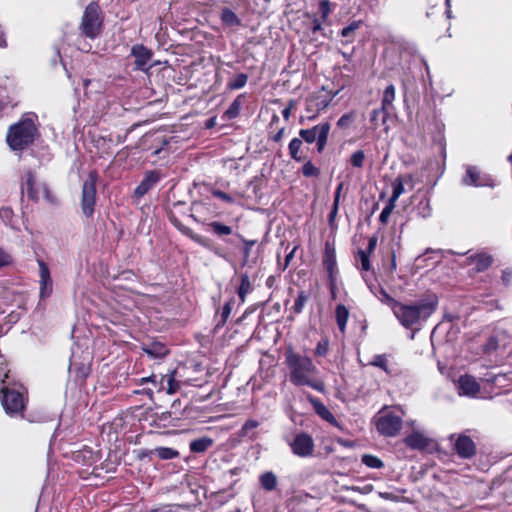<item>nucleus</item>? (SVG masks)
Returning a JSON list of instances; mask_svg holds the SVG:
<instances>
[{"label":"nucleus","instance_id":"nucleus-1","mask_svg":"<svg viewBox=\"0 0 512 512\" xmlns=\"http://www.w3.org/2000/svg\"><path fill=\"white\" fill-rule=\"evenodd\" d=\"M438 303V297L435 294H429L410 303L401 302L394 312V316L404 328L411 329L414 332L419 331L437 310Z\"/></svg>","mask_w":512,"mask_h":512},{"label":"nucleus","instance_id":"nucleus-2","mask_svg":"<svg viewBox=\"0 0 512 512\" xmlns=\"http://www.w3.org/2000/svg\"><path fill=\"white\" fill-rule=\"evenodd\" d=\"M36 120V114L27 113L17 123L10 126L6 141L13 151H22L33 144L38 136Z\"/></svg>","mask_w":512,"mask_h":512},{"label":"nucleus","instance_id":"nucleus-3","mask_svg":"<svg viewBox=\"0 0 512 512\" xmlns=\"http://www.w3.org/2000/svg\"><path fill=\"white\" fill-rule=\"evenodd\" d=\"M26 393V388L11 378L9 372L4 374L0 381V397L3 408L8 415H22L26 405Z\"/></svg>","mask_w":512,"mask_h":512},{"label":"nucleus","instance_id":"nucleus-4","mask_svg":"<svg viewBox=\"0 0 512 512\" xmlns=\"http://www.w3.org/2000/svg\"><path fill=\"white\" fill-rule=\"evenodd\" d=\"M285 361L290 370L289 380L294 385L304 386V384H309L308 378L317 373L316 366L308 356L289 350L285 354Z\"/></svg>","mask_w":512,"mask_h":512},{"label":"nucleus","instance_id":"nucleus-5","mask_svg":"<svg viewBox=\"0 0 512 512\" xmlns=\"http://www.w3.org/2000/svg\"><path fill=\"white\" fill-rule=\"evenodd\" d=\"M402 415L396 410L384 408L375 417L378 433L384 437H395L402 428Z\"/></svg>","mask_w":512,"mask_h":512},{"label":"nucleus","instance_id":"nucleus-6","mask_svg":"<svg viewBox=\"0 0 512 512\" xmlns=\"http://www.w3.org/2000/svg\"><path fill=\"white\" fill-rule=\"evenodd\" d=\"M98 181V173L95 170L89 172L88 177L82 184L81 192V212L87 219H92L95 213V206L97 201L96 184Z\"/></svg>","mask_w":512,"mask_h":512},{"label":"nucleus","instance_id":"nucleus-7","mask_svg":"<svg viewBox=\"0 0 512 512\" xmlns=\"http://www.w3.org/2000/svg\"><path fill=\"white\" fill-rule=\"evenodd\" d=\"M81 33L90 39H95L101 33L102 18L97 3L91 2L84 10L80 23Z\"/></svg>","mask_w":512,"mask_h":512},{"label":"nucleus","instance_id":"nucleus-8","mask_svg":"<svg viewBox=\"0 0 512 512\" xmlns=\"http://www.w3.org/2000/svg\"><path fill=\"white\" fill-rule=\"evenodd\" d=\"M21 191L26 193L32 201H38L41 197L51 201L50 191L45 183L37 182L35 173L27 169L21 178Z\"/></svg>","mask_w":512,"mask_h":512},{"label":"nucleus","instance_id":"nucleus-9","mask_svg":"<svg viewBox=\"0 0 512 512\" xmlns=\"http://www.w3.org/2000/svg\"><path fill=\"white\" fill-rule=\"evenodd\" d=\"M336 95L337 92L323 93V91L310 94L305 100V110L310 114L308 119L314 120L330 105Z\"/></svg>","mask_w":512,"mask_h":512},{"label":"nucleus","instance_id":"nucleus-10","mask_svg":"<svg viewBox=\"0 0 512 512\" xmlns=\"http://www.w3.org/2000/svg\"><path fill=\"white\" fill-rule=\"evenodd\" d=\"M291 450L294 455L298 457H309L314 452V440L307 433H299L295 436L294 440L290 443Z\"/></svg>","mask_w":512,"mask_h":512},{"label":"nucleus","instance_id":"nucleus-11","mask_svg":"<svg viewBox=\"0 0 512 512\" xmlns=\"http://www.w3.org/2000/svg\"><path fill=\"white\" fill-rule=\"evenodd\" d=\"M176 371L168 375H152L148 378H142V383L152 382L158 391L165 390L168 394H174L179 389V383L175 379Z\"/></svg>","mask_w":512,"mask_h":512},{"label":"nucleus","instance_id":"nucleus-12","mask_svg":"<svg viewBox=\"0 0 512 512\" xmlns=\"http://www.w3.org/2000/svg\"><path fill=\"white\" fill-rule=\"evenodd\" d=\"M323 265L328 272L332 297L335 298V281L337 272L336 252L334 246L328 242L325 244Z\"/></svg>","mask_w":512,"mask_h":512},{"label":"nucleus","instance_id":"nucleus-13","mask_svg":"<svg viewBox=\"0 0 512 512\" xmlns=\"http://www.w3.org/2000/svg\"><path fill=\"white\" fill-rule=\"evenodd\" d=\"M462 183L465 186H490L493 187V179L488 175H482L478 167L467 165L466 166V174L462 178Z\"/></svg>","mask_w":512,"mask_h":512},{"label":"nucleus","instance_id":"nucleus-14","mask_svg":"<svg viewBox=\"0 0 512 512\" xmlns=\"http://www.w3.org/2000/svg\"><path fill=\"white\" fill-rule=\"evenodd\" d=\"M39 266V284L40 291L39 296L41 299H46L52 294L53 291V281L50 275V270L48 265L43 260L37 261Z\"/></svg>","mask_w":512,"mask_h":512},{"label":"nucleus","instance_id":"nucleus-15","mask_svg":"<svg viewBox=\"0 0 512 512\" xmlns=\"http://www.w3.org/2000/svg\"><path fill=\"white\" fill-rule=\"evenodd\" d=\"M131 55L135 58V68L137 70L146 71L149 68V62L153 56L150 49L144 45L137 44L131 48Z\"/></svg>","mask_w":512,"mask_h":512},{"label":"nucleus","instance_id":"nucleus-16","mask_svg":"<svg viewBox=\"0 0 512 512\" xmlns=\"http://www.w3.org/2000/svg\"><path fill=\"white\" fill-rule=\"evenodd\" d=\"M454 449L459 457L468 459L475 455L476 447L473 442V440L466 436V435H460L455 443H454Z\"/></svg>","mask_w":512,"mask_h":512},{"label":"nucleus","instance_id":"nucleus-17","mask_svg":"<svg viewBox=\"0 0 512 512\" xmlns=\"http://www.w3.org/2000/svg\"><path fill=\"white\" fill-rule=\"evenodd\" d=\"M161 179L159 172L150 171L146 173L143 180L134 190V196L137 198H142L145 194H147Z\"/></svg>","mask_w":512,"mask_h":512},{"label":"nucleus","instance_id":"nucleus-18","mask_svg":"<svg viewBox=\"0 0 512 512\" xmlns=\"http://www.w3.org/2000/svg\"><path fill=\"white\" fill-rule=\"evenodd\" d=\"M460 395L473 397L480 391V385L473 376L463 375L458 381Z\"/></svg>","mask_w":512,"mask_h":512},{"label":"nucleus","instance_id":"nucleus-19","mask_svg":"<svg viewBox=\"0 0 512 512\" xmlns=\"http://www.w3.org/2000/svg\"><path fill=\"white\" fill-rule=\"evenodd\" d=\"M232 283H235L236 292L240 301L244 302L246 296L253 290L249 276L246 273H240L232 280Z\"/></svg>","mask_w":512,"mask_h":512},{"label":"nucleus","instance_id":"nucleus-20","mask_svg":"<svg viewBox=\"0 0 512 512\" xmlns=\"http://www.w3.org/2000/svg\"><path fill=\"white\" fill-rule=\"evenodd\" d=\"M470 265L475 266L477 272H483L487 270L493 263L492 255L486 252H478L467 258Z\"/></svg>","mask_w":512,"mask_h":512},{"label":"nucleus","instance_id":"nucleus-21","mask_svg":"<svg viewBox=\"0 0 512 512\" xmlns=\"http://www.w3.org/2000/svg\"><path fill=\"white\" fill-rule=\"evenodd\" d=\"M320 129H326V131H330L331 125L329 122H323L318 125H315L314 127L310 129H301L299 131V136L308 144H312L316 142V140L319 138L320 135Z\"/></svg>","mask_w":512,"mask_h":512},{"label":"nucleus","instance_id":"nucleus-22","mask_svg":"<svg viewBox=\"0 0 512 512\" xmlns=\"http://www.w3.org/2000/svg\"><path fill=\"white\" fill-rule=\"evenodd\" d=\"M184 206V202L178 201L173 203L172 207H170L167 211V217L179 231L183 232L184 234H188L190 232V229L184 226L177 217V214L182 212Z\"/></svg>","mask_w":512,"mask_h":512},{"label":"nucleus","instance_id":"nucleus-23","mask_svg":"<svg viewBox=\"0 0 512 512\" xmlns=\"http://www.w3.org/2000/svg\"><path fill=\"white\" fill-rule=\"evenodd\" d=\"M142 350L151 358H163L169 350L167 346L159 341H153L142 346Z\"/></svg>","mask_w":512,"mask_h":512},{"label":"nucleus","instance_id":"nucleus-24","mask_svg":"<svg viewBox=\"0 0 512 512\" xmlns=\"http://www.w3.org/2000/svg\"><path fill=\"white\" fill-rule=\"evenodd\" d=\"M404 184H410L413 185V177L412 175H407L405 177L398 176L394 182L392 183L393 186V192L389 199V201L396 204V201L398 198L404 193Z\"/></svg>","mask_w":512,"mask_h":512},{"label":"nucleus","instance_id":"nucleus-25","mask_svg":"<svg viewBox=\"0 0 512 512\" xmlns=\"http://www.w3.org/2000/svg\"><path fill=\"white\" fill-rule=\"evenodd\" d=\"M404 442L411 449L422 450L428 446V439L420 432H413L408 435Z\"/></svg>","mask_w":512,"mask_h":512},{"label":"nucleus","instance_id":"nucleus-26","mask_svg":"<svg viewBox=\"0 0 512 512\" xmlns=\"http://www.w3.org/2000/svg\"><path fill=\"white\" fill-rule=\"evenodd\" d=\"M309 401L312 404L315 412L324 420L328 422L335 421L334 415L330 410L317 398L309 396Z\"/></svg>","mask_w":512,"mask_h":512},{"label":"nucleus","instance_id":"nucleus-27","mask_svg":"<svg viewBox=\"0 0 512 512\" xmlns=\"http://www.w3.org/2000/svg\"><path fill=\"white\" fill-rule=\"evenodd\" d=\"M150 425L157 428H166L172 423L171 412L154 413L150 416Z\"/></svg>","mask_w":512,"mask_h":512},{"label":"nucleus","instance_id":"nucleus-28","mask_svg":"<svg viewBox=\"0 0 512 512\" xmlns=\"http://www.w3.org/2000/svg\"><path fill=\"white\" fill-rule=\"evenodd\" d=\"M247 95L245 93L239 94L234 101L230 104L228 109H226V118L233 119L236 118L239 113L241 107L246 103Z\"/></svg>","mask_w":512,"mask_h":512},{"label":"nucleus","instance_id":"nucleus-29","mask_svg":"<svg viewBox=\"0 0 512 512\" xmlns=\"http://www.w3.org/2000/svg\"><path fill=\"white\" fill-rule=\"evenodd\" d=\"M335 318L340 332L344 334L346 330L347 321L349 318V311L345 305L338 304L336 306Z\"/></svg>","mask_w":512,"mask_h":512},{"label":"nucleus","instance_id":"nucleus-30","mask_svg":"<svg viewBox=\"0 0 512 512\" xmlns=\"http://www.w3.org/2000/svg\"><path fill=\"white\" fill-rule=\"evenodd\" d=\"M395 100V86L393 84L388 85L382 96L381 108L388 111L389 113L393 110V102Z\"/></svg>","mask_w":512,"mask_h":512},{"label":"nucleus","instance_id":"nucleus-31","mask_svg":"<svg viewBox=\"0 0 512 512\" xmlns=\"http://www.w3.org/2000/svg\"><path fill=\"white\" fill-rule=\"evenodd\" d=\"M259 482L261 487L266 491H273L278 484L277 476L271 471L262 473L259 476Z\"/></svg>","mask_w":512,"mask_h":512},{"label":"nucleus","instance_id":"nucleus-32","mask_svg":"<svg viewBox=\"0 0 512 512\" xmlns=\"http://www.w3.org/2000/svg\"><path fill=\"white\" fill-rule=\"evenodd\" d=\"M212 443V439L208 437L195 439L190 442V450L193 453H202L206 451L212 445Z\"/></svg>","mask_w":512,"mask_h":512},{"label":"nucleus","instance_id":"nucleus-33","mask_svg":"<svg viewBox=\"0 0 512 512\" xmlns=\"http://www.w3.org/2000/svg\"><path fill=\"white\" fill-rule=\"evenodd\" d=\"M390 113L383 108L374 109L370 116V121L374 128H378L380 124H385Z\"/></svg>","mask_w":512,"mask_h":512},{"label":"nucleus","instance_id":"nucleus-34","mask_svg":"<svg viewBox=\"0 0 512 512\" xmlns=\"http://www.w3.org/2000/svg\"><path fill=\"white\" fill-rule=\"evenodd\" d=\"M202 222L206 226V231L212 232L218 236L224 235V224L221 222L211 221L209 217H204Z\"/></svg>","mask_w":512,"mask_h":512},{"label":"nucleus","instance_id":"nucleus-35","mask_svg":"<svg viewBox=\"0 0 512 512\" xmlns=\"http://www.w3.org/2000/svg\"><path fill=\"white\" fill-rule=\"evenodd\" d=\"M376 296L382 303L389 306L391 308V310L393 311V313L396 311L399 304L401 303V302L397 301L396 299H394L393 297H391L383 288H379V293L376 294Z\"/></svg>","mask_w":512,"mask_h":512},{"label":"nucleus","instance_id":"nucleus-36","mask_svg":"<svg viewBox=\"0 0 512 512\" xmlns=\"http://www.w3.org/2000/svg\"><path fill=\"white\" fill-rule=\"evenodd\" d=\"M369 365L378 367L387 374H390L391 371L389 370L388 366V357L386 354H377L374 355L372 360L369 362Z\"/></svg>","mask_w":512,"mask_h":512},{"label":"nucleus","instance_id":"nucleus-37","mask_svg":"<svg viewBox=\"0 0 512 512\" xmlns=\"http://www.w3.org/2000/svg\"><path fill=\"white\" fill-rule=\"evenodd\" d=\"M417 215L422 218H428L431 216L432 209L430 206V199L428 197H424L420 200L418 205L416 206Z\"/></svg>","mask_w":512,"mask_h":512},{"label":"nucleus","instance_id":"nucleus-38","mask_svg":"<svg viewBox=\"0 0 512 512\" xmlns=\"http://www.w3.org/2000/svg\"><path fill=\"white\" fill-rule=\"evenodd\" d=\"M248 75L245 73L237 74L233 79H231L228 83V88L231 90H238L244 87L247 83Z\"/></svg>","mask_w":512,"mask_h":512},{"label":"nucleus","instance_id":"nucleus-39","mask_svg":"<svg viewBox=\"0 0 512 512\" xmlns=\"http://www.w3.org/2000/svg\"><path fill=\"white\" fill-rule=\"evenodd\" d=\"M361 461L364 465L373 469H379L384 466L383 461L380 458L370 454H364Z\"/></svg>","mask_w":512,"mask_h":512},{"label":"nucleus","instance_id":"nucleus-40","mask_svg":"<svg viewBox=\"0 0 512 512\" xmlns=\"http://www.w3.org/2000/svg\"><path fill=\"white\" fill-rule=\"evenodd\" d=\"M154 453L163 460L174 459L179 455L178 451L169 447H158L154 450Z\"/></svg>","mask_w":512,"mask_h":512},{"label":"nucleus","instance_id":"nucleus-41","mask_svg":"<svg viewBox=\"0 0 512 512\" xmlns=\"http://www.w3.org/2000/svg\"><path fill=\"white\" fill-rule=\"evenodd\" d=\"M309 298V295L305 291H300L297 298L295 299L292 310L296 314H300Z\"/></svg>","mask_w":512,"mask_h":512},{"label":"nucleus","instance_id":"nucleus-42","mask_svg":"<svg viewBox=\"0 0 512 512\" xmlns=\"http://www.w3.org/2000/svg\"><path fill=\"white\" fill-rule=\"evenodd\" d=\"M302 145V139L301 138H293L288 146L289 154L292 159L296 161H301V157L298 156V153L300 151Z\"/></svg>","mask_w":512,"mask_h":512},{"label":"nucleus","instance_id":"nucleus-43","mask_svg":"<svg viewBox=\"0 0 512 512\" xmlns=\"http://www.w3.org/2000/svg\"><path fill=\"white\" fill-rule=\"evenodd\" d=\"M355 118H356L355 111H350L348 113H345L338 119L337 126L341 129H346L354 122Z\"/></svg>","mask_w":512,"mask_h":512},{"label":"nucleus","instance_id":"nucleus-44","mask_svg":"<svg viewBox=\"0 0 512 512\" xmlns=\"http://www.w3.org/2000/svg\"><path fill=\"white\" fill-rule=\"evenodd\" d=\"M365 161V154L362 150L355 151L350 157V163L355 168H362Z\"/></svg>","mask_w":512,"mask_h":512},{"label":"nucleus","instance_id":"nucleus-45","mask_svg":"<svg viewBox=\"0 0 512 512\" xmlns=\"http://www.w3.org/2000/svg\"><path fill=\"white\" fill-rule=\"evenodd\" d=\"M302 173L305 177H317L320 175V170L311 161H308L302 166Z\"/></svg>","mask_w":512,"mask_h":512},{"label":"nucleus","instance_id":"nucleus-46","mask_svg":"<svg viewBox=\"0 0 512 512\" xmlns=\"http://www.w3.org/2000/svg\"><path fill=\"white\" fill-rule=\"evenodd\" d=\"M360 22L359 21H353L348 26L344 27L341 30V36L344 38H347V42H351L352 39H349L352 34L359 28Z\"/></svg>","mask_w":512,"mask_h":512},{"label":"nucleus","instance_id":"nucleus-47","mask_svg":"<svg viewBox=\"0 0 512 512\" xmlns=\"http://www.w3.org/2000/svg\"><path fill=\"white\" fill-rule=\"evenodd\" d=\"M395 206H396L395 203L388 201L387 205L383 208V210L379 216V221L382 224H386L388 222L389 217H390L392 211L394 210Z\"/></svg>","mask_w":512,"mask_h":512},{"label":"nucleus","instance_id":"nucleus-48","mask_svg":"<svg viewBox=\"0 0 512 512\" xmlns=\"http://www.w3.org/2000/svg\"><path fill=\"white\" fill-rule=\"evenodd\" d=\"M330 131H326V129H320L319 138L316 140L317 152L322 153L326 147L328 141V135Z\"/></svg>","mask_w":512,"mask_h":512},{"label":"nucleus","instance_id":"nucleus-49","mask_svg":"<svg viewBox=\"0 0 512 512\" xmlns=\"http://www.w3.org/2000/svg\"><path fill=\"white\" fill-rule=\"evenodd\" d=\"M319 12L322 20L325 21L331 13V2L329 0H320Z\"/></svg>","mask_w":512,"mask_h":512},{"label":"nucleus","instance_id":"nucleus-50","mask_svg":"<svg viewBox=\"0 0 512 512\" xmlns=\"http://www.w3.org/2000/svg\"><path fill=\"white\" fill-rule=\"evenodd\" d=\"M370 255L371 254L364 252L363 250L358 251V257L361 262V269L363 271H369L371 268Z\"/></svg>","mask_w":512,"mask_h":512},{"label":"nucleus","instance_id":"nucleus-51","mask_svg":"<svg viewBox=\"0 0 512 512\" xmlns=\"http://www.w3.org/2000/svg\"><path fill=\"white\" fill-rule=\"evenodd\" d=\"M241 25V20L238 16L231 10L226 9V26H239Z\"/></svg>","mask_w":512,"mask_h":512},{"label":"nucleus","instance_id":"nucleus-52","mask_svg":"<svg viewBox=\"0 0 512 512\" xmlns=\"http://www.w3.org/2000/svg\"><path fill=\"white\" fill-rule=\"evenodd\" d=\"M329 349V342L326 339H322L317 343L315 348V355L317 356H325Z\"/></svg>","mask_w":512,"mask_h":512},{"label":"nucleus","instance_id":"nucleus-53","mask_svg":"<svg viewBox=\"0 0 512 512\" xmlns=\"http://www.w3.org/2000/svg\"><path fill=\"white\" fill-rule=\"evenodd\" d=\"M212 204L208 203H194L191 210L197 214H204L205 211H210Z\"/></svg>","mask_w":512,"mask_h":512},{"label":"nucleus","instance_id":"nucleus-54","mask_svg":"<svg viewBox=\"0 0 512 512\" xmlns=\"http://www.w3.org/2000/svg\"><path fill=\"white\" fill-rule=\"evenodd\" d=\"M12 257L6 251L0 248V269L9 266L12 263Z\"/></svg>","mask_w":512,"mask_h":512},{"label":"nucleus","instance_id":"nucleus-55","mask_svg":"<svg viewBox=\"0 0 512 512\" xmlns=\"http://www.w3.org/2000/svg\"><path fill=\"white\" fill-rule=\"evenodd\" d=\"M258 426L257 421L249 420L241 428V435L249 436V432Z\"/></svg>","mask_w":512,"mask_h":512},{"label":"nucleus","instance_id":"nucleus-56","mask_svg":"<svg viewBox=\"0 0 512 512\" xmlns=\"http://www.w3.org/2000/svg\"><path fill=\"white\" fill-rule=\"evenodd\" d=\"M255 243H256L255 240H244V249H243L244 259H243V264H246L248 262V257H249L250 250L255 245Z\"/></svg>","mask_w":512,"mask_h":512},{"label":"nucleus","instance_id":"nucleus-57","mask_svg":"<svg viewBox=\"0 0 512 512\" xmlns=\"http://www.w3.org/2000/svg\"><path fill=\"white\" fill-rule=\"evenodd\" d=\"M311 32L313 34V38H312L313 40H317V37H316L317 33H321L324 36L323 27L321 25V22L318 19L313 20Z\"/></svg>","mask_w":512,"mask_h":512},{"label":"nucleus","instance_id":"nucleus-58","mask_svg":"<svg viewBox=\"0 0 512 512\" xmlns=\"http://www.w3.org/2000/svg\"><path fill=\"white\" fill-rule=\"evenodd\" d=\"M308 382L309 384H305L306 386H309L317 391H323L324 390V385L323 383L319 382V381H314L312 379V377L308 378Z\"/></svg>","mask_w":512,"mask_h":512},{"label":"nucleus","instance_id":"nucleus-59","mask_svg":"<svg viewBox=\"0 0 512 512\" xmlns=\"http://www.w3.org/2000/svg\"><path fill=\"white\" fill-rule=\"evenodd\" d=\"M498 341L495 337H490L485 345V351L490 352L497 348Z\"/></svg>","mask_w":512,"mask_h":512},{"label":"nucleus","instance_id":"nucleus-60","mask_svg":"<svg viewBox=\"0 0 512 512\" xmlns=\"http://www.w3.org/2000/svg\"><path fill=\"white\" fill-rule=\"evenodd\" d=\"M343 187H344V184L341 182V183L338 184V186L335 189L334 201H333V204H335V206H339L340 196H341V192L343 190Z\"/></svg>","mask_w":512,"mask_h":512},{"label":"nucleus","instance_id":"nucleus-61","mask_svg":"<svg viewBox=\"0 0 512 512\" xmlns=\"http://www.w3.org/2000/svg\"><path fill=\"white\" fill-rule=\"evenodd\" d=\"M376 245H377V237L376 236H373L369 239L368 241V246L365 250H363L364 252H367L369 254H371L375 248H376Z\"/></svg>","mask_w":512,"mask_h":512},{"label":"nucleus","instance_id":"nucleus-62","mask_svg":"<svg viewBox=\"0 0 512 512\" xmlns=\"http://www.w3.org/2000/svg\"><path fill=\"white\" fill-rule=\"evenodd\" d=\"M297 247H294L286 256H285V261H284V264H283V267L281 268L282 271H284L290 264L291 260L293 259L294 257V254H295V251H296Z\"/></svg>","mask_w":512,"mask_h":512},{"label":"nucleus","instance_id":"nucleus-63","mask_svg":"<svg viewBox=\"0 0 512 512\" xmlns=\"http://www.w3.org/2000/svg\"><path fill=\"white\" fill-rule=\"evenodd\" d=\"M512 280V270L511 269H505L502 271V281L508 285L510 281Z\"/></svg>","mask_w":512,"mask_h":512},{"label":"nucleus","instance_id":"nucleus-64","mask_svg":"<svg viewBox=\"0 0 512 512\" xmlns=\"http://www.w3.org/2000/svg\"><path fill=\"white\" fill-rule=\"evenodd\" d=\"M12 216V210L8 207H3L0 209V217L4 220H9Z\"/></svg>","mask_w":512,"mask_h":512}]
</instances>
